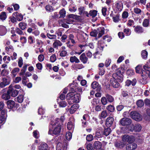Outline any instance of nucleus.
I'll return each instance as SVG.
<instances>
[{
    "label": "nucleus",
    "mask_w": 150,
    "mask_h": 150,
    "mask_svg": "<svg viewBox=\"0 0 150 150\" xmlns=\"http://www.w3.org/2000/svg\"><path fill=\"white\" fill-rule=\"evenodd\" d=\"M61 130V125L58 122H56L50 126L48 133L50 134L58 135L60 133Z\"/></svg>",
    "instance_id": "1"
},
{
    "label": "nucleus",
    "mask_w": 150,
    "mask_h": 150,
    "mask_svg": "<svg viewBox=\"0 0 150 150\" xmlns=\"http://www.w3.org/2000/svg\"><path fill=\"white\" fill-rule=\"evenodd\" d=\"M124 72V69L121 68L118 69L116 73L112 74V76L114 78H116L117 79L119 82H122L123 81V74Z\"/></svg>",
    "instance_id": "2"
},
{
    "label": "nucleus",
    "mask_w": 150,
    "mask_h": 150,
    "mask_svg": "<svg viewBox=\"0 0 150 150\" xmlns=\"http://www.w3.org/2000/svg\"><path fill=\"white\" fill-rule=\"evenodd\" d=\"M69 97L71 99L72 102L76 103H79L80 99V94H74V92H71L68 93L67 95V98Z\"/></svg>",
    "instance_id": "3"
},
{
    "label": "nucleus",
    "mask_w": 150,
    "mask_h": 150,
    "mask_svg": "<svg viewBox=\"0 0 150 150\" xmlns=\"http://www.w3.org/2000/svg\"><path fill=\"white\" fill-rule=\"evenodd\" d=\"M132 122L131 119L127 117H124L120 121V124L122 126H127L130 125Z\"/></svg>",
    "instance_id": "4"
},
{
    "label": "nucleus",
    "mask_w": 150,
    "mask_h": 150,
    "mask_svg": "<svg viewBox=\"0 0 150 150\" xmlns=\"http://www.w3.org/2000/svg\"><path fill=\"white\" fill-rule=\"evenodd\" d=\"M131 117L133 119L137 121H141L142 119V116L137 112L135 111L130 113Z\"/></svg>",
    "instance_id": "5"
},
{
    "label": "nucleus",
    "mask_w": 150,
    "mask_h": 150,
    "mask_svg": "<svg viewBox=\"0 0 150 150\" xmlns=\"http://www.w3.org/2000/svg\"><path fill=\"white\" fill-rule=\"evenodd\" d=\"M110 82L111 85L114 88H117L120 86V83L116 78H114L113 76L110 79Z\"/></svg>",
    "instance_id": "6"
},
{
    "label": "nucleus",
    "mask_w": 150,
    "mask_h": 150,
    "mask_svg": "<svg viewBox=\"0 0 150 150\" xmlns=\"http://www.w3.org/2000/svg\"><path fill=\"white\" fill-rule=\"evenodd\" d=\"M2 81L0 83V87L3 88L9 84L10 80L6 77H3L1 79Z\"/></svg>",
    "instance_id": "7"
},
{
    "label": "nucleus",
    "mask_w": 150,
    "mask_h": 150,
    "mask_svg": "<svg viewBox=\"0 0 150 150\" xmlns=\"http://www.w3.org/2000/svg\"><path fill=\"white\" fill-rule=\"evenodd\" d=\"M8 93L10 94V96L13 97L16 96L18 93V91L13 89L11 85L9 87Z\"/></svg>",
    "instance_id": "8"
},
{
    "label": "nucleus",
    "mask_w": 150,
    "mask_h": 150,
    "mask_svg": "<svg viewBox=\"0 0 150 150\" xmlns=\"http://www.w3.org/2000/svg\"><path fill=\"white\" fill-rule=\"evenodd\" d=\"M122 140L124 142H127L129 143H131L134 141V138L133 136L124 135L122 138Z\"/></svg>",
    "instance_id": "9"
},
{
    "label": "nucleus",
    "mask_w": 150,
    "mask_h": 150,
    "mask_svg": "<svg viewBox=\"0 0 150 150\" xmlns=\"http://www.w3.org/2000/svg\"><path fill=\"white\" fill-rule=\"evenodd\" d=\"M103 134V130L101 127H99L97 129L96 132V135L94 137L97 139L100 137Z\"/></svg>",
    "instance_id": "10"
},
{
    "label": "nucleus",
    "mask_w": 150,
    "mask_h": 150,
    "mask_svg": "<svg viewBox=\"0 0 150 150\" xmlns=\"http://www.w3.org/2000/svg\"><path fill=\"white\" fill-rule=\"evenodd\" d=\"M6 112L5 110H2L0 115V123H4L6 117Z\"/></svg>",
    "instance_id": "11"
},
{
    "label": "nucleus",
    "mask_w": 150,
    "mask_h": 150,
    "mask_svg": "<svg viewBox=\"0 0 150 150\" xmlns=\"http://www.w3.org/2000/svg\"><path fill=\"white\" fill-rule=\"evenodd\" d=\"M79 59L84 64H86L88 61V58L86 56L85 53H82L79 57Z\"/></svg>",
    "instance_id": "12"
},
{
    "label": "nucleus",
    "mask_w": 150,
    "mask_h": 150,
    "mask_svg": "<svg viewBox=\"0 0 150 150\" xmlns=\"http://www.w3.org/2000/svg\"><path fill=\"white\" fill-rule=\"evenodd\" d=\"M85 9L83 7H81L78 8L79 14L80 15H83L88 17V14L87 11H85Z\"/></svg>",
    "instance_id": "13"
},
{
    "label": "nucleus",
    "mask_w": 150,
    "mask_h": 150,
    "mask_svg": "<svg viewBox=\"0 0 150 150\" xmlns=\"http://www.w3.org/2000/svg\"><path fill=\"white\" fill-rule=\"evenodd\" d=\"M133 27L134 28V31L136 33H141L144 32V30L141 26L138 25L136 27L135 26H134Z\"/></svg>",
    "instance_id": "14"
},
{
    "label": "nucleus",
    "mask_w": 150,
    "mask_h": 150,
    "mask_svg": "<svg viewBox=\"0 0 150 150\" xmlns=\"http://www.w3.org/2000/svg\"><path fill=\"white\" fill-rule=\"evenodd\" d=\"M62 43L58 40H55L52 44L53 47L57 49L59 47H60Z\"/></svg>",
    "instance_id": "15"
},
{
    "label": "nucleus",
    "mask_w": 150,
    "mask_h": 150,
    "mask_svg": "<svg viewBox=\"0 0 150 150\" xmlns=\"http://www.w3.org/2000/svg\"><path fill=\"white\" fill-rule=\"evenodd\" d=\"M13 15L16 17L17 20L18 21H21L23 19V15L17 12L13 13Z\"/></svg>",
    "instance_id": "16"
},
{
    "label": "nucleus",
    "mask_w": 150,
    "mask_h": 150,
    "mask_svg": "<svg viewBox=\"0 0 150 150\" xmlns=\"http://www.w3.org/2000/svg\"><path fill=\"white\" fill-rule=\"evenodd\" d=\"M97 30L98 31V38L101 37L104 34L105 29L103 27H100L98 28L97 29Z\"/></svg>",
    "instance_id": "17"
},
{
    "label": "nucleus",
    "mask_w": 150,
    "mask_h": 150,
    "mask_svg": "<svg viewBox=\"0 0 150 150\" xmlns=\"http://www.w3.org/2000/svg\"><path fill=\"white\" fill-rule=\"evenodd\" d=\"M38 150H49V149L47 145L45 143H43L39 146Z\"/></svg>",
    "instance_id": "18"
},
{
    "label": "nucleus",
    "mask_w": 150,
    "mask_h": 150,
    "mask_svg": "<svg viewBox=\"0 0 150 150\" xmlns=\"http://www.w3.org/2000/svg\"><path fill=\"white\" fill-rule=\"evenodd\" d=\"M114 119L113 117H108L106 121V124L108 127H110L112 124Z\"/></svg>",
    "instance_id": "19"
},
{
    "label": "nucleus",
    "mask_w": 150,
    "mask_h": 150,
    "mask_svg": "<svg viewBox=\"0 0 150 150\" xmlns=\"http://www.w3.org/2000/svg\"><path fill=\"white\" fill-rule=\"evenodd\" d=\"M7 30L6 27L3 25L0 26V35L3 36L6 34Z\"/></svg>",
    "instance_id": "20"
},
{
    "label": "nucleus",
    "mask_w": 150,
    "mask_h": 150,
    "mask_svg": "<svg viewBox=\"0 0 150 150\" xmlns=\"http://www.w3.org/2000/svg\"><path fill=\"white\" fill-rule=\"evenodd\" d=\"M78 108V105L77 104H75L73 105L71 107L69 111L70 113L71 114L74 113Z\"/></svg>",
    "instance_id": "21"
},
{
    "label": "nucleus",
    "mask_w": 150,
    "mask_h": 150,
    "mask_svg": "<svg viewBox=\"0 0 150 150\" xmlns=\"http://www.w3.org/2000/svg\"><path fill=\"white\" fill-rule=\"evenodd\" d=\"M137 146L136 144L133 143L127 146L126 149L127 150H134L137 148Z\"/></svg>",
    "instance_id": "22"
},
{
    "label": "nucleus",
    "mask_w": 150,
    "mask_h": 150,
    "mask_svg": "<svg viewBox=\"0 0 150 150\" xmlns=\"http://www.w3.org/2000/svg\"><path fill=\"white\" fill-rule=\"evenodd\" d=\"M7 105L8 108L12 109L15 105V102L12 100H8L7 102Z\"/></svg>",
    "instance_id": "23"
},
{
    "label": "nucleus",
    "mask_w": 150,
    "mask_h": 150,
    "mask_svg": "<svg viewBox=\"0 0 150 150\" xmlns=\"http://www.w3.org/2000/svg\"><path fill=\"white\" fill-rule=\"evenodd\" d=\"M69 18H73L78 21H81V17L79 16H77L76 15L70 14L69 15Z\"/></svg>",
    "instance_id": "24"
},
{
    "label": "nucleus",
    "mask_w": 150,
    "mask_h": 150,
    "mask_svg": "<svg viewBox=\"0 0 150 150\" xmlns=\"http://www.w3.org/2000/svg\"><path fill=\"white\" fill-rule=\"evenodd\" d=\"M28 65L27 64H24L22 67V69L21 70V71L19 73V75L21 76L24 75L25 73L27 70V67Z\"/></svg>",
    "instance_id": "25"
},
{
    "label": "nucleus",
    "mask_w": 150,
    "mask_h": 150,
    "mask_svg": "<svg viewBox=\"0 0 150 150\" xmlns=\"http://www.w3.org/2000/svg\"><path fill=\"white\" fill-rule=\"evenodd\" d=\"M104 47V42L102 40H100L98 42V47L101 51H103Z\"/></svg>",
    "instance_id": "26"
},
{
    "label": "nucleus",
    "mask_w": 150,
    "mask_h": 150,
    "mask_svg": "<svg viewBox=\"0 0 150 150\" xmlns=\"http://www.w3.org/2000/svg\"><path fill=\"white\" fill-rule=\"evenodd\" d=\"M93 146L94 148L99 149L101 147V143L99 141H96L93 144Z\"/></svg>",
    "instance_id": "27"
},
{
    "label": "nucleus",
    "mask_w": 150,
    "mask_h": 150,
    "mask_svg": "<svg viewBox=\"0 0 150 150\" xmlns=\"http://www.w3.org/2000/svg\"><path fill=\"white\" fill-rule=\"evenodd\" d=\"M20 69L18 68H14L11 71V74L13 77H15L17 74L19 72Z\"/></svg>",
    "instance_id": "28"
},
{
    "label": "nucleus",
    "mask_w": 150,
    "mask_h": 150,
    "mask_svg": "<svg viewBox=\"0 0 150 150\" xmlns=\"http://www.w3.org/2000/svg\"><path fill=\"white\" fill-rule=\"evenodd\" d=\"M88 117V115H87L85 114L83 117V119L81 120L82 122V124L83 126L84 127H85V125H86V118Z\"/></svg>",
    "instance_id": "29"
},
{
    "label": "nucleus",
    "mask_w": 150,
    "mask_h": 150,
    "mask_svg": "<svg viewBox=\"0 0 150 150\" xmlns=\"http://www.w3.org/2000/svg\"><path fill=\"white\" fill-rule=\"evenodd\" d=\"M70 61L72 63L75 62L76 63H79L80 62L79 59L75 56L71 57H70Z\"/></svg>",
    "instance_id": "30"
},
{
    "label": "nucleus",
    "mask_w": 150,
    "mask_h": 150,
    "mask_svg": "<svg viewBox=\"0 0 150 150\" xmlns=\"http://www.w3.org/2000/svg\"><path fill=\"white\" fill-rule=\"evenodd\" d=\"M148 19H144V21L142 23V25L144 27H147L149 24V19H150V18L149 17V16H148Z\"/></svg>",
    "instance_id": "31"
},
{
    "label": "nucleus",
    "mask_w": 150,
    "mask_h": 150,
    "mask_svg": "<svg viewBox=\"0 0 150 150\" xmlns=\"http://www.w3.org/2000/svg\"><path fill=\"white\" fill-rule=\"evenodd\" d=\"M2 98L3 99L6 100L10 98V96L7 92V93H4L2 96Z\"/></svg>",
    "instance_id": "32"
},
{
    "label": "nucleus",
    "mask_w": 150,
    "mask_h": 150,
    "mask_svg": "<svg viewBox=\"0 0 150 150\" xmlns=\"http://www.w3.org/2000/svg\"><path fill=\"white\" fill-rule=\"evenodd\" d=\"M19 26L22 30H24L26 28L27 25L25 23L21 22L19 24Z\"/></svg>",
    "instance_id": "33"
},
{
    "label": "nucleus",
    "mask_w": 150,
    "mask_h": 150,
    "mask_svg": "<svg viewBox=\"0 0 150 150\" xmlns=\"http://www.w3.org/2000/svg\"><path fill=\"white\" fill-rule=\"evenodd\" d=\"M108 115L107 112L105 110L102 111L99 115L100 119L104 118H105Z\"/></svg>",
    "instance_id": "34"
},
{
    "label": "nucleus",
    "mask_w": 150,
    "mask_h": 150,
    "mask_svg": "<svg viewBox=\"0 0 150 150\" xmlns=\"http://www.w3.org/2000/svg\"><path fill=\"white\" fill-rule=\"evenodd\" d=\"M148 53L145 50H143L141 52V55L142 58L144 59H146L147 58Z\"/></svg>",
    "instance_id": "35"
},
{
    "label": "nucleus",
    "mask_w": 150,
    "mask_h": 150,
    "mask_svg": "<svg viewBox=\"0 0 150 150\" xmlns=\"http://www.w3.org/2000/svg\"><path fill=\"white\" fill-rule=\"evenodd\" d=\"M56 150H64V147L63 144L59 142L57 144Z\"/></svg>",
    "instance_id": "36"
},
{
    "label": "nucleus",
    "mask_w": 150,
    "mask_h": 150,
    "mask_svg": "<svg viewBox=\"0 0 150 150\" xmlns=\"http://www.w3.org/2000/svg\"><path fill=\"white\" fill-rule=\"evenodd\" d=\"M6 13L4 12H1L0 14V19L2 21L4 20L6 18Z\"/></svg>",
    "instance_id": "37"
},
{
    "label": "nucleus",
    "mask_w": 150,
    "mask_h": 150,
    "mask_svg": "<svg viewBox=\"0 0 150 150\" xmlns=\"http://www.w3.org/2000/svg\"><path fill=\"white\" fill-rule=\"evenodd\" d=\"M77 10V8L76 6L74 5H70L69 7V10L72 12H75Z\"/></svg>",
    "instance_id": "38"
},
{
    "label": "nucleus",
    "mask_w": 150,
    "mask_h": 150,
    "mask_svg": "<svg viewBox=\"0 0 150 150\" xmlns=\"http://www.w3.org/2000/svg\"><path fill=\"white\" fill-rule=\"evenodd\" d=\"M59 13L60 15L59 18H64L65 16L66 11L64 9L61 10Z\"/></svg>",
    "instance_id": "39"
},
{
    "label": "nucleus",
    "mask_w": 150,
    "mask_h": 150,
    "mask_svg": "<svg viewBox=\"0 0 150 150\" xmlns=\"http://www.w3.org/2000/svg\"><path fill=\"white\" fill-rule=\"evenodd\" d=\"M16 99V100H17L18 102L21 103L23 100V95H19Z\"/></svg>",
    "instance_id": "40"
},
{
    "label": "nucleus",
    "mask_w": 150,
    "mask_h": 150,
    "mask_svg": "<svg viewBox=\"0 0 150 150\" xmlns=\"http://www.w3.org/2000/svg\"><path fill=\"white\" fill-rule=\"evenodd\" d=\"M106 97L109 102L111 103L114 101V99L111 96L107 94L106 95Z\"/></svg>",
    "instance_id": "41"
},
{
    "label": "nucleus",
    "mask_w": 150,
    "mask_h": 150,
    "mask_svg": "<svg viewBox=\"0 0 150 150\" xmlns=\"http://www.w3.org/2000/svg\"><path fill=\"white\" fill-rule=\"evenodd\" d=\"M136 72L137 73H141L142 72L143 74L144 73L142 71V67L141 66L138 65L136 67Z\"/></svg>",
    "instance_id": "42"
},
{
    "label": "nucleus",
    "mask_w": 150,
    "mask_h": 150,
    "mask_svg": "<svg viewBox=\"0 0 150 150\" xmlns=\"http://www.w3.org/2000/svg\"><path fill=\"white\" fill-rule=\"evenodd\" d=\"M111 131V129L110 128H107L106 129H105L103 134L106 136H108L110 134Z\"/></svg>",
    "instance_id": "43"
},
{
    "label": "nucleus",
    "mask_w": 150,
    "mask_h": 150,
    "mask_svg": "<svg viewBox=\"0 0 150 150\" xmlns=\"http://www.w3.org/2000/svg\"><path fill=\"white\" fill-rule=\"evenodd\" d=\"M142 129V127L139 124H136L135 125L134 130L136 132H139Z\"/></svg>",
    "instance_id": "44"
},
{
    "label": "nucleus",
    "mask_w": 150,
    "mask_h": 150,
    "mask_svg": "<svg viewBox=\"0 0 150 150\" xmlns=\"http://www.w3.org/2000/svg\"><path fill=\"white\" fill-rule=\"evenodd\" d=\"M67 128L69 130H71L74 128V125L72 122H70L67 124Z\"/></svg>",
    "instance_id": "45"
},
{
    "label": "nucleus",
    "mask_w": 150,
    "mask_h": 150,
    "mask_svg": "<svg viewBox=\"0 0 150 150\" xmlns=\"http://www.w3.org/2000/svg\"><path fill=\"white\" fill-rule=\"evenodd\" d=\"M68 38V40H71V42L72 44H74L76 43L74 40V36L72 34H69Z\"/></svg>",
    "instance_id": "46"
},
{
    "label": "nucleus",
    "mask_w": 150,
    "mask_h": 150,
    "mask_svg": "<svg viewBox=\"0 0 150 150\" xmlns=\"http://www.w3.org/2000/svg\"><path fill=\"white\" fill-rule=\"evenodd\" d=\"M101 102L103 105H106L108 103L107 98L105 97H102L101 99Z\"/></svg>",
    "instance_id": "47"
},
{
    "label": "nucleus",
    "mask_w": 150,
    "mask_h": 150,
    "mask_svg": "<svg viewBox=\"0 0 150 150\" xmlns=\"http://www.w3.org/2000/svg\"><path fill=\"white\" fill-rule=\"evenodd\" d=\"M99 85L98 83L96 81L93 82L91 84V86L93 89H95L98 88Z\"/></svg>",
    "instance_id": "48"
},
{
    "label": "nucleus",
    "mask_w": 150,
    "mask_h": 150,
    "mask_svg": "<svg viewBox=\"0 0 150 150\" xmlns=\"http://www.w3.org/2000/svg\"><path fill=\"white\" fill-rule=\"evenodd\" d=\"M72 134L70 132H68L66 133V138L67 140H70L72 138Z\"/></svg>",
    "instance_id": "49"
},
{
    "label": "nucleus",
    "mask_w": 150,
    "mask_h": 150,
    "mask_svg": "<svg viewBox=\"0 0 150 150\" xmlns=\"http://www.w3.org/2000/svg\"><path fill=\"white\" fill-rule=\"evenodd\" d=\"M77 90H78L79 92H81L82 91V89L80 87L75 88L74 87V86H72L71 88V91L72 92H75Z\"/></svg>",
    "instance_id": "50"
},
{
    "label": "nucleus",
    "mask_w": 150,
    "mask_h": 150,
    "mask_svg": "<svg viewBox=\"0 0 150 150\" xmlns=\"http://www.w3.org/2000/svg\"><path fill=\"white\" fill-rule=\"evenodd\" d=\"M123 32L125 33L127 36L131 34V32L130 29L129 28L124 29Z\"/></svg>",
    "instance_id": "51"
},
{
    "label": "nucleus",
    "mask_w": 150,
    "mask_h": 150,
    "mask_svg": "<svg viewBox=\"0 0 150 150\" xmlns=\"http://www.w3.org/2000/svg\"><path fill=\"white\" fill-rule=\"evenodd\" d=\"M106 109L109 111L110 112H113L114 111L115 108L114 107L111 105H110L108 106Z\"/></svg>",
    "instance_id": "52"
},
{
    "label": "nucleus",
    "mask_w": 150,
    "mask_h": 150,
    "mask_svg": "<svg viewBox=\"0 0 150 150\" xmlns=\"http://www.w3.org/2000/svg\"><path fill=\"white\" fill-rule=\"evenodd\" d=\"M137 106L139 107H142L144 105V103L142 100H139L137 102Z\"/></svg>",
    "instance_id": "53"
},
{
    "label": "nucleus",
    "mask_w": 150,
    "mask_h": 150,
    "mask_svg": "<svg viewBox=\"0 0 150 150\" xmlns=\"http://www.w3.org/2000/svg\"><path fill=\"white\" fill-rule=\"evenodd\" d=\"M97 11L96 10L91 11H90L89 14L93 17H95L97 15Z\"/></svg>",
    "instance_id": "54"
},
{
    "label": "nucleus",
    "mask_w": 150,
    "mask_h": 150,
    "mask_svg": "<svg viewBox=\"0 0 150 150\" xmlns=\"http://www.w3.org/2000/svg\"><path fill=\"white\" fill-rule=\"evenodd\" d=\"M98 33V31L97 30H94L91 32L90 35L91 36L96 37L97 36Z\"/></svg>",
    "instance_id": "55"
},
{
    "label": "nucleus",
    "mask_w": 150,
    "mask_h": 150,
    "mask_svg": "<svg viewBox=\"0 0 150 150\" xmlns=\"http://www.w3.org/2000/svg\"><path fill=\"white\" fill-rule=\"evenodd\" d=\"M107 9L106 7H104L102 8L101 11L103 16H105L107 15Z\"/></svg>",
    "instance_id": "56"
},
{
    "label": "nucleus",
    "mask_w": 150,
    "mask_h": 150,
    "mask_svg": "<svg viewBox=\"0 0 150 150\" xmlns=\"http://www.w3.org/2000/svg\"><path fill=\"white\" fill-rule=\"evenodd\" d=\"M59 105L62 107H65L67 104V103L64 101L62 100L59 103Z\"/></svg>",
    "instance_id": "57"
},
{
    "label": "nucleus",
    "mask_w": 150,
    "mask_h": 150,
    "mask_svg": "<svg viewBox=\"0 0 150 150\" xmlns=\"http://www.w3.org/2000/svg\"><path fill=\"white\" fill-rule=\"evenodd\" d=\"M15 31L16 33H17L18 34L20 35H24V34L23 32L20 30L19 28H17L16 29Z\"/></svg>",
    "instance_id": "58"
},
{
    "label": "nucleus",
    "mask_w": 150,
    "mask_h": 150,
    "mask_svg": "<svg viewBox=\"0 0 150 150\" xmlns=\"http://www.w3.org/2000/svg\"><path fill=\"white\" fill-rule=\"evenodd\" d=\"M8 73L7 70L6 69H3L1 72V75L2 76H6L8 74Z\"/></svg>",
    "instance_id": "59"
},
{
    "label": "nucleus",
    "mask_w": 150,
    "mask_h": 150,
    "mask_svg": "<svg viewBox=\"0 0 150 150\" xmlns=\"http://www.w3.org/2000/svg\"><path fill=\"white\" fill-rule=\"evenodd\" d=\"M50 61L52 62H54L56 60V58L55 54L52 55L50 57Z\"/></svg>",
    "instance_id": "60"
},
{
    "label": "nucleus",
    "mask_w": 150,
    "mask_h": 150,
    "mask_svg": "<svg viewBox=\"0 0 150 150\" xmlns=\"http://www.w3.org/2000/svg\"><path fill=\"white\" fill-rule=\"evenodd\" d=\"M18 64L19 67H22L23 64V60L22 57H20L19 58Z\"/></svg>",
    "instance_id": "61"
},
{
    "label": "nucleus",
    "mask_w": 150,
    "mask_h": 150,
    "mask_svg": "<svg viewBox=\"0 0 150 150\" xmlns=\"http://www.w3.org/2000/svg\"><path fill=\"white\" fill-rule=\"evenodd\" d=\"M134 12L137 14H141L142 11L139 8H135L134 9Z\"/></svg>",
    "instance_id": "62"
},
{
    "label": "nucleus",
    "mask_w": 150,
    "mask_h": 150,
    "mask_svg": "<svg viewBox=\"0 0 150 150\" xmlns=\"http://www.w3.org/2000/svg\"><path fill=\"white\" fill-rule=\"evenodd\" d=\"M67 54V52L65 50H63L60 52L59 55L62 57H64L66 56Z\"/></svg>",
    "instance_id": "63"
},
{
    "label": "nucleus",
    "mask_w": 150,
    "mask_h": 150,
    "mask_svg": "<svg viewBox=\"0 0 150 150\" xmlns=\"http://www.w3.org/2000/svg\"><path fill=\"white\" fill-rule=\"evenodd\" d=\"M134 21L133 20L131 19L129 20L128 21L127 25L128 26H131L134 25Z\"/></svg>",
    "instance_id": "64"
}]
</instances>
